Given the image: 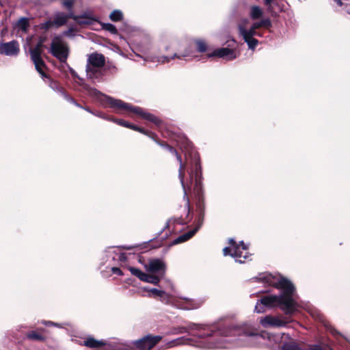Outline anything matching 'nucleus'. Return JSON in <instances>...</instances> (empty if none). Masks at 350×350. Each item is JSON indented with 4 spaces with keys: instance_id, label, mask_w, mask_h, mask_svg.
Here are the masks:
<instances>
[{
    "instance_id": "obj_1",
    "label": "nucleus",
    "mask_w": 350,
    "mask_h": 350,
    "mask_svg": "<svg viewBox=\"0 0 350 350\" xmlns=\"http://www.w3.org/2000/svg\"><path fill=\"white\" fill-rule=\"evenodd\" d=\"M191 331L196 337L197 346L204 349L226 348L228 343L235 342L239 346H254L267 340V345H273L280 343V334H272L266 332L254 333L245 327H231L218 324H196L190 323L187 327L178 328L175 334H183Z\"/></svg>"
},
{
    "instance_id": "obj_2",
    "label": "nucleus",
    "mask_w": 350,
    "mask_h": 350,
    "mask_svg": "<svg viewBox=\"0 0 350 350\" xmlns=\"http://www.w3.org/2000/svg\"><path fill=\"white\" fill-rule=\"evenodd\" d=\"M258 280L268 284L281 291L280 295H265L256 304L254 311L263 313L267 310L280 308L285 314L291 315L297 311L299 304L295 288L292 282L280 274L263 273L256 278Z\"/></svg>"
},
{
    "instance_id": "obj_3",
    "label": "nucleus",
    "mask_w": 350,
    "mask_h": 350,
    "mask_svg": "<svg viewBox=\"0 0 350 350\" xmlns=\"http://www.w3.org/2000/svg\"><path fill=\"white\" fill-rule=\"evenodd\" d=\"M90 93L99 98L101 101L109 104L112 108L123 109L126 111L137 114L143 119L153 122L155 124H159L160 122V120L157 117L144 111L141 107L133 106L121 100L103 94L96 89H91Z\"/></svg>"
},
{
    "instance_id": "obj_4",
    "label": "nucleus",
    "mask_w": 350,
    "mask_h": 350,
    "mask_svg": "<svg viewBox=\"0 0 350 350\" xmlns=\"http://www.w3.org/2000/svg\"><path fill=\"white\" fill-rule=\"evenodd\" d=\"M84 345L90 348L98 350H124L128 345L118 338H112L109 340H97L89 338L84 341Z\"/></svg>"
},
{
    "instance_id": "obj_5",
    "label": "nucleus",
    "mask_w": 350,
    "mask_h": 350,
    "mask_svg": "<svg viewBox=\"0 0 350 350\" xmlns=\"http://www.w3.org/2000/svg\"><path fill=\"white\" fill-rule=\"evenodd\" d=\"M229 247H226L223 250L224 256L230 255L235 259L236 262L243 263L249 258L248 247L243 241L237 244L234 239H230L228 241Z\"/></svg>"
},
{
    "instance_id": "obj_6",
    "label": "nucleus",
    "mask_w": 350,
    "mask_h": 350,
    "mask_svg": "<svg viewBox=\"0 0 350 350\" xmlns=\"http://www.w3.org/2000/svg\"><path fill=\"white\" fill-rule=\"evenodd\" d=\"M249 21L247 19L242 20L239 24V31L240 35L243 37L245 42L247 44L250 49L254 50L257 46L258 42L254 36H262L261 33L255 31L252 27H247Z\"/></svg>"
},
{
    "instance_id": "obj_7",
    "label": "nucleus",
    "mask_w": 350,
    "mask_h": 350,
    "mask_svg": "<svg viewBox=\"0 0 350 350\" xmlns=\"http://www.w3.org/2000/svg\"><path fill=\"white\" fill-rule=\"evenodd\" d=\"M50 52L61 62H66L69 55V48L61 36H55L52 40Z\"/></svg>"
},
{
    "instance_id": "obj_8",
    "label": "nucleus",
    "mask_w": 350,
    "mask_h": 350,
    "mask_svg": "<svg viewBox=\"0 0 350 350\" xmlns=\"http://www.w3.org/2000/svg\"><path fill=\"white\" fill-rule=\"evenodd\" d=\"M42 46L43 40H40L34 48L30 49L29 53L31 59L35 65L36 70L40 73L42 78H45L47 77L46 73L44 72L45 64L41 58Z\"/></svg>"
},
{
    "instance_id": "obj_9",
    "label": "nucleus",
    "mask_w": 350,
    "mask_h": 350,
    "mask_svg": "<svg viewBox=\"0 0 350 350\" xmlns=\"http://www.w3.org/2000/svg\"><path fill=\"white\" fill-rule=\"evenodd\" d=\"M161 339L162 337L161 336L148 334L139 340H134L133 344L139 349L150 350L158 344Z\"/></svg>"
},
{
    "instance_id": "obj_10",
    "label": "nucleus",
    "mask_w": 350,
    "mask_h": 350,
    "mask_svg": "<svg viewBox=\"0 0 350 350\" xmlns=\"http://www.w3.org/2000/svg\"><path fill=\"white\" fill-rule=\"evenodd\" d=\"M144 267L148 272L163 277L166 266L162 260L155 258L150 260L148 264L145 265Z\"/></svg>"
},
{
    "instance_id": "obj_11",
    "label": "nucleus",
    "mask_w": 350,
    "mask_h": 350,
    "mask_svg": "<svg viewBox=\"0 0 350 350\" xmlns=\"http://www.w3.org/2000/svg\"><path fill=\"white\" fill-rule=\"evenodd\" d=\"M20 52V46L17 41L12 40L0 44V54L6 56H17Z\"/></svg>"
},
{
    "instance_id": "obj_12",
    "label": "nucleus",
    "mask_w": 350,
    "mask_h": 350,
    "mask_svg": "<svg viewBox=\"0 0 350 350\" xmlns=\"http://www.w3.org/2000/svg\"><path fill=\"white\" fill-rule=\"evenodd\" d=\"M260 323L264 327H281L286 326L288 321L284 318L267 315L261 318Z\"/></svg>"
},
{
    "instance_id": "obj_13",
    "label": "nucleus",
    "mask_w": 350,
    "mask_h": 350,
    "mask_svg": "<svg viewBox=\"0 0 350 350\" xmlns=\"http://www.w3.org/2000/svg\"><path fill=\"white\" fill-rule=\"evenodd\" d=\"M161 146L165 147L167 150H169L172 154L175 155L177 158V160L179 161L180 166L178 170V177L181 183V185L183 187V191H184V198L187 200V204H189V199L186 197V187L184 183V170H185V166L182 163V159L181 157L178 154L177 151L172 148V146L167 145V144H159Z\"/></svg>"
},
{
    "instance_id": "obj_14",
    "label": "nucleus",
    "mask_w": 350,
    "mask_h": 350,
    "mask_svg": "<svg viewBox=\"0 0 350 350\" xmlns=\"http://www.w3.org/2000/svg\"><path fill=\"white\" fill-rule=\"evenodd\" d=\"M190 55H191V50L189 49H187L183 52L179 51L178 53H175L171 57L163 55L161 57H152L150 59L146 58L145 60L163 64L165 62H169L170 61V59H173L174 58H178L179 59H182L183 57H189Z\"/></svg>"
},
{
    "instance_id": "obj_15",
    "label": "nucleus",
    "mask_w": 350,
    "mask_h": 350,
    "mask_svg": "<svg viewBox=\"0 0 350 350\" xmlns=\"http://www.w3.org/2000/svg\"><path fill=\"white\" fill-rule=\"evenodd\" d=\"M207 56L208 57H218L230 61L236 59L237 55L236 54L235 51L233 49L228 48H220L208 53Z\"/></svg>"
},
{
    "instance_id": "obj_16",
    "label": "nucleus",
    "mask_w": 350,
    "mask_h": 350,
    "mask_svg": "<svg viewBox=\"0 0 350 350\" xmlns=\"http://www.w3.org/2000/svg\"><path fill=\"white\" fill-rule=\"evenodd\" d=\"M202 223H203V216H200L198 218V221L197 224L196 225V227L193 230H189V232H185V233L181 234L180 236H179L178 237H177L174 241V243L178 244L180 243L185 242V241L189 240V239H191L196 233V232L200 228V227L202 225Z\"/></svg>"
},
{
    "instance_id": "obj_17",
    "label": "nucleus",
    "mask_w": 350,
    "mask_h": 350,
    "mask_svg": "<svg viewBox=\"0 0 350 350\" xmlns=\"http://www.w3.org/2000/svg\"><path fill=\"white\" fill-rule=\"evenodd\" d=\"M87 64L96 67L103 68L105 64V58L103 54L92 53L88 56Z\"/></svg>"
},
{
    "instance_id": "obj_18",
    "label": "nucleus",
    "mask_w": 350,
    "mask_h": 350,
    "mask_svg": "<svg viewBox=\"0 0 350 350\" xmlns=\"http://www.w3.org/2000/svg\"><path fill=\"white\" fill-rule=\"evenodd\" d=\"M180 302L183 304L180 308L183 310H195L200 308L202 304V301L201 300L187 297L180 298Z\"/></svg>"
},
{
    "instance_id": "obj_19",
    "label": "nucleus",
    "mask_w": 350,
    "mask_h": 350,
    "mask_svg": "<svg viewBox=\"0 0 350 350\" xmlns=\"http://www.w3.org/2000/svg\"><path fill=\"white\" fill-rule=\"evenodd\" d=\"M69 18H72L75 20L77 19L75 15H74L72 12L69 14H64L62 12H58L55 14L54 19L53 21V25L56 27H61L66 23L68 19Z\"/></svg>"
},
{
    "instance_id": "obj_20",
    "label": "nucleus",
    "mask_w": 350,
    "mask_h": 350,
    "mask_svg": "<svg viewBox=\"0 0 350 350\" xmlns=\"http://www.w3.org/2000/svg\"><path fill=\"white\" fill-rule=\"evenodd\" d=\"M86 75L88 79L94 80L100 79L103 75V68L96 67L89 64H86Z\"/></svg>"
},
{
    "instance_id": "obj_21",
    "label": "nucleus",
    "mask_w": 350,
    "mask_h": 350,
    "mask_svg": "<svg viewBox=\"0 0 350 350\" xmlns=\"http://www.w3.org/2000/svg\"><path fill=\"white\" fill-rule=\"evenodd\" d=\"M282 1H266L267 11L272 15H277L284 9Z\"/></svg>"
},
{
    "instance_id": "obj_22",
    "label": "nucleus",
    "mask_w": 350,
    "mask_h": 350,
    "mask_svg": "<svg viewBox=\"0 0 350 350\" xmlns=\"http://www.w3.org/2000/svg\"><path fill=\"white\" fill-rule=\"evenodd\" d=\"M77 19L80 23L91 24L94 21H97L96 17L91 12H86L80 16H76Z\"/></svg>"
},
{
    "instance_id": "obj_23",
    "label": "nucleus",
    "mask_w": 350,
    "mask_h": 350,
    "mask_svg": "<svg viewBox=\"0 0 350 350\" xmlns=\"http://www.w3.org/2000/svg\"><path fill=\"white\" fill-rule=\"evenodd\" d=\"M249 15L252 20L260 19L263 15V11L258 6L253 5L250 9Z\"/></svg>"
},
{
    "instance_id": "obj_24",
    "label": "nucleus",
    "mask_w": 350,
    "mask_h": 350,
    "mask_svg": "<svg viewBox=\"0 0 350 350\" xmlns=\"http://www.w3.org/2000/svg\"><path fill=\"white\" fill-rule=\"evenodd\" d=\"M271 26V21L269 18H262L258 22H254L252 23V25L250 26L252 29H254L255 31H257L258 29L263 27L269 28Z\"/></svg>"
},
{
    "instance_id": "obj_25",
    "label": "nucleus",
    "mask_w": 350,
    "mask_h": 350,
    "mask_svg": "<svg viewBox=\"0 0 350 350\" xmlns=\"http://www.w3.org/2000/svg\"><path fill=\"white\" fill-rule=\"evenodd\" d=\"M29 19L27 18H21L16 23V27L23 32H27L29 28Z\"/></svg>"
},
{
    "instance_id": "obj_26",
    "label": "nucleus",
    "mask_w": 350,
    "mask_h": 350,
    "mask_svg": "<svg viewBox=\"0 0 350 350\" xmlns=\"http://www.w3.org/2000/svg\"><path fill=\"white\" fill-rule=\"evenodd\" d=\"M162 278L163 277H161L156 274L150 275L146 273L145 277L144 278L142 281L157 285L159 284L161 278Z\"/></svg>"
},
{
    "instance_id": "obj_27",
    "label": "nucleus",
    "mask_w": 350,
    "mask_h": 350,
    "mask_svg": "<svg viewBox=\"0 0 350 350\" xmlns=\"http://www.w3.org/2000/svg\"><path fill=\"white\" fill-rule=\"evenodd\" d=\"M98 116H100V117H102L105 119H107L106 117H104V116H102L100 114H98L97 115ZM107 120H111L116 124H118V125H120V126H124V127H126V128H129V129H131L132 126H133V124L124 120H122V119H116V118H107Z\"/></svg>"
},
{
    "instance_id": "obj_28",
    "label": "nucleus",
    "mask_w": 350,
    "mask_h": 350,
    "mask_svg": "<svg viewBox=\"0 0 350 350\" xmlns=\"http://www.w3.org/2000/svg\"><path fill=\"white\" fill-rule=\"evenodd\" d=\"M26 336L28 339L31 340L44 341L45 340V337L44 336L35 331L29 332Z\"/></svg>"
},
{
    "instance_id": "obj_29",
    "label": "nucleus",
    "mask_w": 350,
    "mask_h": 350,
    "mask_svg": "<svg viewBox=\"0 0 350 350\" xmlns=\"http://www.w3.org/2000/svg\"><path fill=\"white\" fill-rule=\"evenodd\" d=\"M122 12L119 10H113L109 15V18L114 22L120 21L122 19Z\"/></svg>"
},
{
    "instance_id": "obj_30",
    "label": "nucleus",
    "mask_w": 350,
    "mask_h": 350,
    "mask_svg": "<svg viewBox=\"0 0 350 350\" xmlns=\"http://www.w3.org/2000/svg\"><path fill=\"white\" fill-rule=\"evenodd\" d=\"M129 270L130 271V272L131 273L132 275L137 277L142 281L143 280L144 278L145 277L146 273L137 268L129 267Z\"/></svg>"
},
{
    "instance_id": "obj_31",
    "label": "nucleus",
    "mask_w": 350,
    "mask_h": 350,
    "mask_svg": "<svg viewBox=\"0 0 350 350\" xmlns=\"http://www.w3.org/2000/svg\"><path fill=\"white\" fill-rule=\"evenodd\" d=\"M101 25H102V28L104 30H106L112 34L118 33V30H117L116 26L113 25V24L107 23H103Z\"/></svg>"
},
{
    "instance_id": "obj_32",
    "label": "nucleus",
    "mask_w": 350,
    "mask_h": 350,
    "mask_svg": "<svg viewBox=\"0 0 350 350\" xmlns=\"http://www.w3.org/2000/svg\"><path fill=\"white\" fill-rule=\"evenodd\" d=\"M144 290L146 291L150 292L152 293L154 296L160 297L161 298H164V296L166 295V293L163 291H160L157 288H144Z\"/></svg>"
},
{
    "instance_id": "obj_33",
    "label": "nucleus",
    "mask_w": 350,
    "mask_h": 350,
    "mask_svg": "<svg viewBox=\"0 0 350 350\" xmlns=\"http://www.w3.org/2000/svg\"><path fill=\"white\" fill-rule=\"evenodd\" d=\"M282 350H302L297 344L294 342L286 343L282 346Z\"/></svg>"
},
{
    "instance_id": "obj_34",
    "label": "nucleus",
    "mask_w": 350,
    "mask_h": 350,
    "mask_svg": "<svg viewBox=\"0 0 350 350\" xmlns=\"http://www.w3.org/2000/svg\"><path fill=\"white\" fill-rule=\"evenodd\" d=\"M196 47L199 52H204L206 51L207 49V44L204 40H198L196 41Z\"/></svg>"
},
{
    "instance_id": "obj_35",
    "label": "nucleus",
    "mask_w": 350,
    "mask_h": 350,
    "mask_svg": "<svg viewBox=\"0 0 350 350\" xmlns=\"http://www.w3.org/2000/svg\"><path fill=\"white\" fill-rule=\"evenodd\" d=\"M336 2H337L338 7L342 8V10H344L345 12L350 14V4H349V3L344 4L343 1H336Z\"/></svg>"
},
{
    "instance_id": "obj_36",
    "label": "nucleus",
    "mask_w": 350,
    "mask_h": 350,
    "mask_svg": "<svg viewBox=\"0 0 350 350\" xmlns=\"http://www.w3.org/2000/svg\"><path fill=\"white\" fill-rule=\"evenodd\" d=\"M63 36H67V37H74L75 36V29L74 28H70L68 30L65 31L62 33Z\"/></svg>"
},
{
    "instance_id": "obj_37",
    "label": "nucleus",
    "mask_w": 350,
    "mask_h": 350,
    "mask_svg": "<svg viewBox=\"0 0 350 350\" xmlns=\"http://www.w3.org/2000/svg\"><path fill=\"white\" fill-rule=\"evenodd\" d=\"M200 170V165H198V163H196V169H195V181H196V186H198V184H200V182L198 183V170Z\"/></svg>"
},
{
    "instance_id": "obj_38",
    "label": "nucleus",
    "mask_w": 350,
    "mask_h": 350,
    "mask_svg": "<svg viewBox=\"0 0 350 350\" xmlns=\"http://www.w3.org/2000/svg\"><path fill=\"white\" fill-rule=\"evenodd\" d=\"M64 97H65V98H66L68 101H69V102H70V103H73L74 105H75L76 106H77V107H81V106H80L78 103H76V101H75L72 98L70 97L69 96H68V95H67V94H64Z\"/></svg>"
},
{
    "instance_id": "obj_39",
    "label": "nucleus",
    "mask_w": 350,
    "mask_h": 350,
    "mask_svg": "<svg viewBox=\"0 0 350 350\" xmlns=\"http://www.w3.org/2000/svg\"><path fill=\"white\" fill-rule=\"evenodd\" d=\"M42 323L45 325H46V326L53 325V326H56V327H61L59 324L53 323L52 321H42Z\"/></svg>"
},
{
    "instance_id": "obj_40",
    "label": "nucleus",
    "mask_w": 350,
    "mask_h": 350,
    "mask_svg": "<svg viewBox=\"0 0 350 350\" xmlns=\"http://www.w3.org/2000/svg\"><path fill=\"white\" fill-rule=\"evenodd\" d=\"M131 129L134 130V131H139L142 133H144V134H146V132L145 131V130L142 128H140L139 126H137L135 125H133V126L131 128Z\"/></svg>"
},
{
    "instance_id": "obj_41",
    "label": "nucleus",
    "mask_w": 350,
    "mask_h": 350,
    "mask_svg": "<svg viewBox=\"0 0 350 350\" xmlns=\"http://www.w3.org/2000/svg\"><path fill=\"white\" fill-rule=\"evenodd\" d=\"M111 271L115 273V274H118L119 275H122L123 273L122 272V271L120 270V269L118 268V267H112L111 268Z\"/></svg>"
},
{
    "instance_id": "obj_42",
    "label": "nucleus",
    "mask_w": 350,
    "mask_h": 350,
    "mask_svg": "<svg viewBox=\"0 0 350 350\" xmlns=\"http://www.w3.org/2000/svg\"><path fill=\"white\" fill-rule=\"evenodd\" d=\"M308 350H323L321 346L317 345H310Z\"/></svg>"
},
{
    "instance_id": "obj_43",
    "label": "nucleus",
    "mask_w": 350,
    "mask_h": 350,
    "mask_svg": "<svg viewBox=\"0 0 350 350\" xmlns=\"http://www.w3.org/2000/svg\"><path fill=\"white\" fill-rule=\"evenodd\" d=\"M73 1H64V7L67 9H70L72 6Z\"/></svg>"
},
{
    "instance_id": "obj_44",
    "label": "nucleus",
    "mask_w": 350,
    "mask_h": 350,
    "mask_svg": "<svg viewBox=\"0 0 350 350\" xmlns=\"http://www.w3.org/2000/svg\"><path fill=\"white\" fill-rule=\"evenodd\" d=\"M53 25V21H46L43 24V27L45 29H49Z\"/></svg>"
},
{
    "instance_id": "obj_45",
    "label": "nucleus",
    "mask_w": 350,
    "mask_h": 350,
    "mask_svg": "<svg viewBox=\"0 0 350 350\" xmlns=\"http://www.w3.org/2000/svg\"><path fill=\"white\" fill-rule=\"evenodd\" d=\"M50 86L54 90L57 88V85L55 82H51Z\"/></svg>"
},
{
    "instance_id": "obj_46",
    "label": "nucleus",
    "mask_w": 350,
    "mask_h": 350,
    "mask_svg": "<svg viewBox=\"0 0 350 350\" xmlns=\"http://www.w3.org/2000/svg\"><path fill=\"white\" fill-rule=\"evenodd\" d=\"M189 176H190V181L192 182L193 181V172H191V174H189Z\"/></svg>"
},
{
    "instance_id": "obj_47",
    "label": "nucleus",
    "mask_w": 350,
    "mask_h": 350,
    "mask_svg": "<svg viewBox=\"0 0 350 350\" xmlns=\"http://www.w3.org/2000/svg\"><path fill=\"white\" fill-rule=\"evenodd\" d=\"M331 332L333 334H338V332L334 329H331Z\"/></svg>"
},
{
    "instance_id": "obj_48",
    "label": "nucleus",
    "mask_w": 350,
    "mask_h": 350,
    "mask_svg": "<svg viewBox=\"0 0 350 350\" xmlns=\"http://www.w3.org/2000/svg\"><path fill=\"white\" fill-rule=\"evenodd\" d=\"M170 343H171L170 347H172V346H174V344L175 343V342L174 341H172Z\"/></svg>"
},
{
    "instance_id": "obj_49",
    "label": "nucleus",
    "mask_w": 350,
    "mask_h": 350,
    "mask_svg": "<svg viewBox=\"0 0 350 350\" xmlns=\"http://www.w3.org/2000/svg\"><path fill=\"white\" fill-rule=\"evenodd\" d=\"M71 73H72V75H74V74H75V71L72 70V71H71Z\"/></svg>"
},
{
    "instance_id": "obj_50",
    "label": "nucleus",
    "mask_w": 350,
    "mask_h": 350,
    "mask_svg": "<svg viewBox=\"0 0 350 350\" xmlns=\"http://www.w3.org/2000/svg\"><path fill=\"white\" fill-rule=\"evenodd\" d=\"M86 111H89V112H91L90 109H85Z\"/></svg>"
}]
</instances>
